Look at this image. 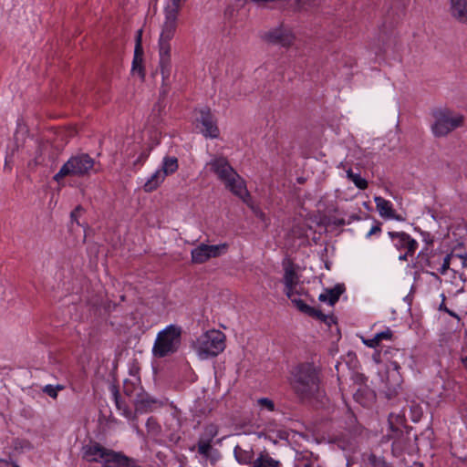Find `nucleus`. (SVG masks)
Returning a JSON list of instances; mask_svg holds the SVG:
<instances>
[{
	"instance_id": "2f4dec72",
	"label": "nucleus",
	"mask_w": 467,
	"mask_h": 467,
	"mask_svg": "<svg viewBox=\"0 0 467 467\" xmlns=\"http://www.w3.org/2000/svg\"><path fill=\"white\" fill-rule=\"evenodd\" d=\"M256 404L260 410L274 411L275 405L274 401L268 398H260L256 400Z\"/></svg>"
},
{
	"instance_id": "a19ab883",
	"label": "nucleus",
	"mask_w": 467,
	"mask_h": 467,
	"mask_svg": "<svg viewBox=\"0 0 467 467\" xmlns=\"http://www.w3.org/2000/svg\"><path fill=\"white\" fill-rule=\"evenodd\" d=\"M150 155V149L143 150L134 164H142Z\"/></svg>"
},
{
	"instance_id": "f3484780",
	"label": "nucleus",
	"mask_w": 467,
	"mask_h": 467,
	"mask_svg": "<svg viewBox=\"0 0 467 467\" xmlns=\"http://www.w3.org/2000/svg\"><path fill=\"white\" fill-rule=\"evenodd\" d=\"M106 467H137L134 461L128 458L120 452L109 450L106 460H104Z\"/></svg>"
},
{
	"instance_id": "aec40b11",
	"label": "nucleus",
	"mask_w": 467,
	"mask_h": 467,
	"mask_svg": "<svg viewBox=\"0 0 467 467\" xmlns=\"http://www.w3.org/2000/svg\"><path fill=\"white\" fill-rule=\"evenodd\" d=\"M374 202L376 203V208L381 217L386 219L395 218V211L391 202L380 196L374 197Z\"/></svg>"
},
{
	"instance_id": "c03bdc74",
	"label": "nucleus",
	"mask_w": 467,
	"mask_h": 467,
	"mask_svg": "<svg viewBox=\"0 0 467 467\" xmlns=\"http://www.w3.org/2000/svg\"><path fill=\"white\" fill-rule=\"evenodd\" d=\"M413 255H414V254H407V252H406L405 254H400V255L399 256V259H400V261H406V260H408V257H411V256H413Z\"/></svg>"
},
{
	"instance_id": "20e7f679",
	"label": "nucleus",
	"mask_w": 467,
	"mask_h": 467,
	"mask_svg": "<svg viewBox=\"0 0 467 467\" xmlns=\"http://www.w3.org/2000/svg\"><path fill=\"white\" fill-rule=\"evenodd\" d=\"M182 327L174 324L161 330L152 347L153 356L161 358L177 352L182 343Z\"/></svg>"
},
{
	"instance_id": "9d476101",
	"label": "nucleus",
	"mask_w": 467,
	"mask_h": 467,
	"mask_svg": "<svg viewBox=\"0 0 467 467\" xmlns=\"http://www.w3.org/2000/svg\"><path fill=\"white\" fill-rule=\"evenodd\" d=\"M400 368L399 362L397 360H391L386 369L385 377L381 379L385 384L386 393L389 399L397 395L399 389L401 388L403 379Z\"/></svg>"
},
{
	"instance_id": "1a4fd4ad",
	"label": "nucleus",
	"mask_w": 467,
	"mask_h": 467,
	"mask_svg": "<svg viewBox=\"0 0 467 467\" xmlns=\"http://www.w3.org/2000/svg\"><path fill=\"white\" fill-rule=\"evenodd\" d=\"M228 244H201L191 252L192 262L193 264H203L212 258H217L224 254L228 250Z\"/></svg>"
},
{
	"instance_id": "ddd939ff",
	"label": "nucleus",
	"mask_w": 467,
	"mask_h": 467,
	"mask_svg": "<svg viewBox=\"0 0 467 467\" xmlns=\"http://www.w3.org/2000/svg\"><path fill=\"white\" fill-rule=\"evenodd\" d=\"M136 389L139 390L133 402L136 412L141 414L146 413L162 405L161 400L152 398L148 393L143 392L141 387H137Z\"/></svg>"
},
{
	"instance_id": "79ce46f5",
	"label": "nucleus",
	"mask_w": 467,
	"mask_h": 467,
	"mask_svg": "<svg viewBox=\"0 0 467 467\" xmlns=\"http://www.w3.org/2000/svg\"><path fill=\"white\" fill-rule=\"evenodd\" d=\"M82 211L81 206H77L70 213V219L71 223H76L78 225H79V223L78 221V215Z\"/></svg>"
},
{
	"instance_id": "a878e982",
	"label": "nucleus",
	"mask_w": 467,
	"mask_h": 467,
	"mask_svg": "<svg viewBox=\"0 0 467 467\" xmlns=\"http://www.w3.org/2000/svg\"><path fill=\"white\" fill-rule=\"evenodd\" d=\"M178 159L174 156H165L161 162L160 170L167 177L173 174L178 170Z\"/></svg>"
},
{
	"instance_id": "4be33fe9",
	"label": "nucleus",
	"mask_w": 467,
	"mask_h": 467,
	"mask_svg": "<svg viewBox=\"0 0 467 467\" xmlns=\"http://www.w3.org/2000/svg\"><path fill=\"white\" fill-rule=\"evenodd\" d=\"M284 284L285 294L286 295L287 297H291L293 285L299 284V278L296 271L291 266H287L285 268Z\"/></svg>"
},
{
	"instance_id": "f704fd0d",
	"label": "nucleus",
	"mask_w": 467,
	"mask_h": 467,
	"mask_svg": "<svg viewBox=\"0 0 467 467\" xmlns=\"http://www.w3.org/2000/svg\"><path fill=\"white\" fill-rule=\"evenodd\" d=\"M64 389V387L62 385H46L44 388H43V392L46 393L47 395H48L49 397L53 398V399H56L57 397V392L59 390H62Z\"/></svg>"
},
{
	"instance_id": "39448f33",
	"label": "nucleus",
	"mask_w": 467,
	"mask_h": 467,
	"mask_svg": "<svg viewBox=\"0 0 467 467\" xmlns=\"http://www.w3.org/2000/svg\"><path fill=\"white\" fill-rule=\"evenodd\" d=\"M225 348V336L216 329L206 331L197 337L194 349L202 359L216 357Z\"/></svg>"
},
{
	"instance_id": "f8f14e48",
	"label": "nucleus",
	"mask_w": 467,
	"mask_h": 467,
	"mask_svg": "<svg viewBox=\"0 0 467 467\" xmlns=\"http://www.w3.org/2000/svg\"><path fill=\"white\" fill-rule=\"evenodd\" d=\"M388 234L398 250H405L407 254H415L418 243L409 234L405 232H389Z\"/></svg>"
},
{
	"instance_id": "2eb2a0df",
	"label": "nucleus",
	"mask_w": 467,
	"mask_h": 467,
	"mask_svg": "<svg viewBox=\"0 0 467 467\" xmlns=\"http://www.w3.org/2000/svg\"><path fill=\"white\" fill-rule=\"evenodd\" d=\"M109 451V449L98 442H89L82 447V457L87 462L104 464V460H106Z\"/></svg>"
},
{
	"instance_id": "09e8293b",
	"label": "nucleus",
	"mask_w": 467,
	"mask_h": 467,
	"mask_svg": "<svg viewBox=\"0 0 467 467\" xmlns=\"http://www.w3.org/2000/svg\"><path fill=\"white\" fill-rule=\"evenodd\" d=\"M311 466H312L311 462H306L304 464V467H311Z\"/></svg>"
},
{
	"instance_id": "c85d7f7f",
	"label": "nucleus",
	"mask_w": 467,
	"mask_h": 467,
	"mask_svg": "<svg viewBox=\"0 0 467 467\" xmlns=\"http://www.w3.org/2000/svg\"><path fill=\"white\" fill-rule=\"evenodd\" d=\"M449 259H451L452 262L451 270L453 272H457L459 269L464 268L467 266V254H455V253H451V257H449Z\"/></svg>"
},
{
	"instance_id": "4468645a",
	"label": "nucleus",
	"mask_w": 467,
	"mask_h": 467,
	"mask_svg": "<svg viewBox=\"0 0 467 467\" xmlns=\"http://www.w3.org/2000/svg\"><path fill=\"white\" fill-rule=\"evenodd\" d=\"M200 117L197 121L202 124V133L206 138H217L219 136V130L215 123L214 118L209 109H202L200 110Z\"/></svg>"
},
{
	"instance_id": "72a5a7b5",
	"label": "nucleus",
	"mask_w": 467,
	"mask_h": 467,
	"mask_svg": "<svg viewBox=\"0 0 467 467\" xmlns=\"http://www.w3.org/2000/svg\"><path fill=\"white\" fill-rule=\"evenodd\" d=\"M17 150V145L14 144L12 147H9L6 151L5 159V169H8L9 171L12 168V163L14 161V156L16 151Z\"/></svg>"
},
{
	"instance_id": "b1692460",
	"label": "nucleus",
	"mask_w": 467,
	"mask_h": 467,
	"mask_svg": "<svg viewBox=\"0 0 467 467\" xmlns=\"http://www.w3.org/2000/svg\"><path fill=\"white\" fill-rule=\"evenodd\" d=\"M234 454L235 457V460L240 463L244 465L251 464L253 463L254 459V451L252 449L244 450L241 446L236 445L234 450Z\"/></svg>"
},
{
	"instance_id": "58836bf2",
	"label": "nucleus",
	"mask_w": 467,
	"mask_h": 467,
	"mask_svg": "<svg viewBox=\"0 0 467 467\" xmlns=\"http://www.w3.org/2000/svg\"><path fill=\"white\" fill-rule=\"evenodd\" d=\"M381 223H376L375 225H373L370 230L368 232V234H366V238H370L372 235L374 234H380L381 233Z\"/></svg>"
},
{
	"instance_id": "412c9836",
	"label": "nucleus",
	"mask_w": 467,
	"mask_h": 467,
	"mask_svg": "<svg viewBox=\"0 0 467 467\" xmlns=\"http://www.w3.org/2000/svg\"><path fill=\"white\" fill-rule=\"evenodd\" d=\"M344 290L343 285H337L333 288L326 290L324 293L320 294L318 296V299L321 302L327 303L329 306H333L337 302Z\"/></svg>"
},
{
	"instance_id": "de8ad7c7",
	"label": "nucleus",
	"mask_w": 467,
	"mask_h": 467,
	"mask_svg": "<svg viewBox=\"0 0 467 467\" xmlns=\"http://www.w3.org/2000/svg\"><path fill=\"white\" fill-rule=\"evenodd\" d=\"M462 363L463 365V367L466 368L467 370V357L462 358Z\"/></svg>"
},
{
	"instance_id": "393cba45",
	"label": "nucleus",
	"mask_w": 467,
	"mask_h": 467,
	"mask_svg": "<svg viewBox=\"0 0 467 467\" xmlns=\"http://www.w3.org/2000/svg\"><path fill=\"white\" fill-rule=\"evenodd\" d=\"M279 461L273 459L266 452H261L258 457L254 460L250 467H279Z\"/></svg>"
},
{
	"instance_id": "49530a36",
	"label": "nucleus",
	"mask_w": 467,
	"mask_h": 467,
	"mask_svg": "<svg viewBox=\"0 0 467 467\" xmlns=\"http://www.w3.org/2000/svg\"><path fill=\"white\" fill-rule=\"evenodd\" d=\"M391 352H393V356H401L402 352L400 349H392Z\"/></svg>"
},
{
	"instance_id": "5701e85b",
	"label": "nucleus",
	"mask_w": 467,
	"mask_h": 467,
	"mask_svg": "<svg viewBox=\"0 0 467 467\" xmlns=\"http://www.w3.org/2000/svg\"><path fill=\"white\" fill-rule=\"evenodd\" d=\"M166 176L163 172L158 169L150 175V177L146 181L143 185V189L146 192H150L156 190L161 182L165 180Z\"/></svg>"
},
{
	"instance_id": "8fccbe9b",
	"label": "nucleus",
	"mask_w": 467,
	"mask_h": 467,
	"mask_svg": "<svg viewBox=\"0 0 467 467\" xmlns=\"http://www.w3.org/2000/svg\"><path fill=\"white\" fill-rule=\"evenodd\" d=\"M391 352H389V351H385L384 352V356H388V354H390Z\"/></svg>"
},
{
	"instance_id": "dca6fc26",
	"label": "nucleus",
	"mask_w": 467,
	"mask_h": 467,
	"mask_svg": "<svg viewBox=\"0 0 467 467\" xmlns=\"http://www.w3.org/2000/svg\"><path fill=\"white\" fill-rule=\"evenodd\" d=\"M141 36L142 30L140 29L137 31L136 36V45L134 49V57L132 61L131 72L133 74H138L139 77L143 79L145 77L144 67L142 66L143 61V48L141 45Z\"/></svg>"
},
{
	"instance_id": "ea45409f",
	"label": "nucleus",
	"mask_w": 467,
	"mask_h": 467,
	"mask_svg": "<svg viewBox=\"0 0 467 467\" xmlns=\"http://www.w3.org/2000/svg\"><path fill=\"white\" fill-rule=\"evenodd\" d=\"M441 297H442V302H441V304L440 305L439 309H440L441 311H444V312L448 313L450 316H451V317H453L459 318V317H458V315H457V314H455L454 312H452L451 310H450L449 308H447V306H445V303H444V301H445V296H444L443 294L441 295Z\"/></svg>"
},
{
	"instance_id": "a18cd8bd",
	"label": "nucleus",
	"mask_w": 467,
	"mask_h": 467,
	"mask_svg": "<svg viewBox=\"0 0 467 467\" xmlns=\"http://www.w3.org/2000/svg\"><path fill=\"white\" fill-rule=\"evenodd\" d=\"M379 358H380V355H379V353H375V354L373 355V359H374V360H375V362H377V363H379V362H380Z\"/></svg>"
},
{
	"instance_id": "4c0bfd02",
	"label": "nucleus",
	"mask_w": 467,
	"mask_h": 467,
	"mask_svg": "<svg viewBox=\"0 0 467 467\" xmlns=\"http://www.w3.org/2000/svg\"><path fill=\"white\" fill-rule=\"evenodd\" d=\"M362 342L364 345H366L368 348H377L379 346V342L378 339H376V335L372 338H364L362 337Z\"/></svg>"
},
{
	"instance_id": "e433bc0d",
	"label": "nucleus",
	"mask_w": 467,
	"mask_h": 467,
	"mask_svg": "<svg viewBox=\"0 0 467 467\" xmlns=\"http://www.w3.org/2000/svg\"><path fill=\"white\" fill-rule=\"evenodd\" d=\"M392 337L393 332L389 328L376 334V339H378L379 343L382 340H391Z\"/></svg>"
},
{
	"instance_id": "6ab92c4d",
	"label": "nucleus",
	"mask_w": 467,
	"mask_h": 467,
	"mask_svg": "<svg viewBox=\"0 0 467 467\" xmlns=\"http://www.w3.org/2000/svg\"><path fill=\"white\" fill-rule=\"evenodd\" d=\"M451 16L457 21L467 24V0H449Z\"/></svg>"
},
{
	"instance_id": "cd10ccee",
	"label": "nucleus",
	"mask_w": 467,
	"mask_h": 467,
	"mask_svg": "<svg viewBox=\"0 0 467 467\" xmlns=\"http://www.w3.org/2000/svg\"><path fill=\"white\" fill-rule=\"evenodd\" d=\"M367 460L371 467H392L391 462H389L384 456L377 455L375 452H370Z\"/></svg>"
},
{
	"instance_id": "f03ea898",
	"label": "nucleus",
	"mask_w": 467,
	"mask_h": 467,
	"mask_svg": "<svg viewBox=\"0 0 467 467\" xmlns=\"http://www.w3.org/2000/svg\"><path fill=\"white\" fill-rule=\"evenodd\" d=\"M205 168L214 173L232 193L248 203L250 198L244 179L234 171L227 159L214 155L206 163Z\"/></svg>"
},
{
	"instance_id": "c9c22d12",
	"label": "nucleus",
	"mask_w": 467,
	"mask_h": 467,
	"mask_svg": "<svg viewBox=\"0 0 467 467\" xmlns=\"http://www.w3.org/2000/svg\"><path fill=\"white\" fill-rule=\"evenodd\" d=\"M114 397H115V402H116V406H117V408H118V410H122V414H123L126 418H130V417H131V411L128 409V407H127V406L122 405V404L120 403V401L119 400L118 391H115V393H114Z\"/></svg>"
},
{
	"instance_id": "473e14b6",
	"label": "nucleus",
	"mask_w": 467,
	"mask_h": 467,
	"mask_svg": "<svg viewBox=\"0 0 467 467\" xmlns=\"http://www.w3.org/2000/svg\"><path fill=\"white\" fill-rule=\"evenodd\" d=\"M449 257H451V254L442 253V261L441 266H439V274L445 275L449 269L451 270L452 262Z\"/></svg>"
},
{
	"instance_id": "f257e3e1",
	"label": "nucleus",
	"mask_w": 467,
	"mask_h": 467,
	"mask_svg": "<svg viewBox=\"0 0 467 467\" xmlns=\"http://www.w3.org/2000/svg\"><path fill=\"white\" fill-rule=\"evenodd\" d=\"M164 8V21L159 37V57L161 72L163 78L168 77L171 67V41L173 38L176 28L179 11L186 0H167Z\"/></svg>"
},
{
	"instance_id": "bb28decb",
	"label": "nucleus",
	"mask_w": 467,
	"mask_h": 467,
	"mask_svg": "<svg viewBox=\"0 0 467 467\" xmlns=\"http://www.w3.org/2000/svg\"><path fill=\"white\" fill-rule=\"evenodd\" d=\"M347 178L351 181L355 186L360 190L368 188V182L365 178L361 177L359 173L354 172L350 168L346 170Z\"/></svg>"
},
{
	"instance_id": "7ed1b4c3",
	"label": "nucleus",
	"mask_w": 467,
	"mask_h": 467,
	"mask_svg": "<svg viewBox=\"0 0 467 467\" xmlns=\"http://www.w3.org/2000/svg\"><path fill=\"white\" fill-rule=\"evenodd\" d=\"M291 386L302 400L317 397L319 393V377L317 368L311 363L298 365L292 372Z\"/></svg>"
},
{
	"instance_id": "7c9ffc66",
	"label": "nucleus",
	"mask_w": 467,
	"mask_h": 467,
	"mask_svg": "<svg viewBox=\"0 0 467 467\" xmlns=\"http://www.w3.org/2000/svg\"><path fill=\"white\" fill-rule=\"evenodd\" d=\"M137 382H131L130 379H126L124 381V393L132 399L134 401V399L136 398V394L139 392V390L136 389L137 387H140L139 383V379H136Z\"/></svg>"
},
{
	"instance_id": "c756f323",
	"label": "nucleus",
	"mask_w": 467,
	"mask_h": 467,
	"mask_svg": "<svg viewBox=\"0 0 467 467\" xmlns=\"http://www.w3.org/2000/svg\"><path fill=\"white\" fill-rule=\"evenodd\" d=\"M442 261V252H434L426 258V265L439 273V266Z\"/></svg>"
},
{
	"instance_id": "37998d69",
	"label": "nucleus",
	"mask_w": 467,
	"mask_h": 467,
	"mask_svg": "<svg viewBox=\"0 0 467 467\" xmlns=\"http://www.w3.org/2000/svg\"><path fill=\"white\" fill-rule=\"evenodd\" d=\"M147 426H148L149 430L153 431L154 429H158L157 423L152 418H150L148 420Z\"/></svg>"
},
{
	"instance_id": "6e6552de",
	"label": "nucleus",
	"mask_w": 467,
	"mask_h": 467,
	"mask_svg": "<svg viewBox=\"0 0 467 467\" xmlns=\"http://www.w3.org/2000/svg\"><path fill=\"white\" fill-rule=\"evenodd\" d=\"M216 435V427L213 425L207 426L204 432L200 436L197 444L190 449L191 451L197 449V452L201 457L199 460L201 463L208 461L213 462L217 460L215 456L217 451L212 446L213 440Z\"/></svg>"
},
{
	"instance_id": "9b49d317",
	"label": "nucleus",
	"mask_w": 467,
	"mask_h": 467,
	"mask_svg": "<svg viewBox=\"0 0 467 467\" xmlns=\"http://www.w3.org/2000/svg\"><path fill=\"white\" fill-rule=\"evenodd\" d=\"M303 296H307L306 292L304 291V288L298 284L295 285L292 287V295L291 297H288L294 306L302 313L320 319L324 322H327L328 317L324 315L320 310H317L304 302L302 299Z\"/></svg>"
},
{
	"instance_id": "423d86ee",
	"label": "nucleus",
	"mask_w": 467,
	"mask_h": 467,
	"mask_svg": "<svg viewBox=\"0 0 467 467\" xmlns=\"http://www.w3.org/2000/svg\"><path fill=\"white\" fill-rule=\"evenodd\" d=\"M94 165L95 161L88 154L81 153L72 156L63 164L59 171L54 176V180L59 182L67 176H86L93 170Z\"/></svg>"
},
{
	"instance_id": "0eeeda50",
	"label": "nucleus",
	"mask_w": 467,
	"mask_h": 467,
	"mask_svg": "<svg viewBox=\"0 0 467 467\" xmlns=\"http://www.w3.org/2000/svg\"><path fill=\"white\" fill-rule=\"evenodd\" d=\"M433 118L431 131L435 137H444L463 125V116L449 109L434 111Z\"/></svg>"
},
{
	"instance_id": "a211bd4d",
	"label": "nucleus",
	"mask_w": 467,
	"mask_h": 467,
	"mask_svg": "<svg viewBox=\"0 0 467 467\" xmlns=\"http://www.w3.org/2000/svg\"><path fill=\"white\" fill-rule=\"evenodd\" d=\"M294 38L295 36L291 30L285 27L276 28L268 33L269 41L279 44L283 47L292 45Z\"/></svg>"
}]
</instances>
